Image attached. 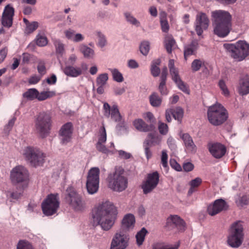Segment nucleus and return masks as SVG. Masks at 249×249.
<instances>
[{
  "label": "nucleus",
  "instance_id": "obj_28",
  "mask_svg": "<svg viewBox=\"0 0 249 249\" xmlns=\"http://www.w3.org/2000/svg\"><path fill=\"white\" fill-rule=\"evenodd\" d=\"M165 46L167 52L170 53L172 52V47L175 45L176 41L171 35H167L165 37Z\"/></svg>",
  "mask_w": 249,
  "mask_h": 249
},
{
  "label": "nucleus",
  "instance_id": "obj_9",
  "mask_svg": "<svg viewBox=\"0 0 249 249\" xmlns=\"http://www.w3.org/2000/svg\"><path fill=\"white\" fill-rule=\"evenodd\" d=\"M22 154L34 167L42 165L44 162L45 155L38 148L27 146L23 149Z\"/></svg>",
  "mask_w": 249,
  "mask_h": 249
},
{
  "label": "nucleus",
  "instance_id": "obj_4",
  "mask_svg": "<svg viewBox=\"0 0 249 249\" xmlns=\"http://www.w3.org/2000/svg\"><path fill=\"white\" fill-rule=\"evenodd\" d=\"M52 126L51 114L46 112H41L36 116L35 128L36 133L41 138L47 137L50 133Z\"/></svg>",
  "mask_w": 249,
  "mask_h": 249
},
{
  "label": "nucleus",
  "instance_id": "obj_11",
  "mask_svg": "<svg viewBox=\"0 0 249 249\" xmlns=\"http://www.w3.org/2000/svg\"><path fill=\"white\" fill-rule=\"evenodd\" d=\"M100 170L98 167H92L89 171L86 182V188L89 194L97 192L99 187Z\"/></svg>",
  "mask_w": 249,
  "mask_h": 249
},
{
  "label": "nucleus",
  "instance_id": "obj_58",
  "mask_svg": "<svg viewBox=\"0 0 249 249\" xmlns=\"http://www.w3.org/2000/svg\"><path fill=\"white\" fill-rule=\"evenodd\" d=\"M24 189H22V187L21 188V189L19 191H16L14 192H12L11 194V197L14 199H18L19 198L21 197L22 196L23 191Z\"/></svg>",
  "mask_w": 249,
  "mask_h": 249
},
{
  "label": "nucleus",
  "instance_id": "obj_12",
  "mask_svg": "<svg viewBox=\"0 0 249 249\" xmlns=\"http://www.w3.org/2000/svg\"><path fill=\"white\" fill-rule=\"evenodd\" d=\"M160 180V175L157 171L148 174L142 182L141 188L144 195L151 193L157 186Z\"/></svg>",
  "mask_w": 249,
  "mask_h": 249
},
{
  "label": "nucleus",
  "instance_id": "obj_42",
  "mask_svg": "<svg viewBox=\"0 0 249 249\" xmlns=\"http://www.w3.org/2000/svg\"><path fill=\"white\" fill-rule=\"evenodd\" d=\"M218 86L220 89L222 91V94L226 97H228L230 95V91L227 88V86L226 84L225 81L223 79H221L219 83Z\"/></svg>",
  "mask_w": 249,
  "mask_h": 249
},
{
  "label": "nucleus",
  "instance_id": "obj_56",
  "mask_svg": "<svg viewBox=\"0 0 249 249\" xmlns=\"http://www.w3.org/2000/svg\"><path fill=\"white\" fill-rule=\"evenodd\" d=\"M202 183V179L200 178H196L192 180L189 182V185L192 188H197Z\"/></svg>",
  "mask_w": 249,
  "mask_h": 249
},
{
  "label": "nucleus",
  "instance_id": "obj_41",
  "mask_svg": "<svg viewBox=\"0 0 249 249\" xmlns=\"http://www.w3.org/2000/svg\"><path fill=\"white\" fill-rule=\"evenodd\" d=\"M204 66V62L200 59H195L192 63L191 68L193 71H198Z\"/></svg>",
  "mask_w": 249,
  "mask_h": 249
},
{
  "label": "nucleus",
  "instance_id": "obj_30",
  "mask_svg": "<svg viewBox=\"0 0 249 249\" xmlns=\"http://www.w3.org/2000/svg\"><path fill=\"white\" fill-rule=\"evenodd\" d=\"M79 50L84 57L87 58H92L94 55V52L93 49L88 47L85 45H81L79 47Z\"/></svg>",
  "mask_w": 249,
  "mask_h": 249
},
{
  "label": "nucleus",
  "instance_id": "obj_32",
  "mask_svg": "<svg viewBox=\"0 0 249 249\" xmlns=\"http://www.w3.org/2000/svg\"><path fill=\"white\" fill-rule=\"evenodd\" d=\"M161 61L160 59L153 60L151 63V72L154 77H157L160 73V69L158 66L160 65Z\"/></svg>",
  "mask_w": 249,
  "mask_h": 249
},
{
  "label": "nucleus",
  "instance_id": "obj_3",
  "mask_svg": "<svg viewBox=\"0 0 249 249\" xmlns=\"http://www.w3.org/2000/svg\"><path fill=\"white\" fill-rule=\"evenodd\" d=\"M223 47L236 61H242L249 55V44L244 40H239L235 43H225Z\"/></svg>",
  "mask_w": 249,
  "mask_h": 249
},
{
  "label": "nucleus",
  "instance_id": "obj_16",
  "mask_svg": "<svg viewBox=\"0 0 249 249\" xmlns=\"http://www.w3.org/2000/svg\"><path fill=\"white\" fill-rule=\"evenodd\" d=\"M210 21L206 14L200 12L196 16L195 30L198 36H201L204 30H206L209 25Z\"/></svg>",
  "mask_w": 249,
  "mask_h": 249
},
{
  "label": "nucleus",
  "instance_id": "obj_40",
  "mask_svg": "<svg viewBox=\"0 0 249 249\" xmlns=\"http://www.w3.org/2000/svg\"><path fill=\"white\" fill-rule=\"evenodd\" d=\"M150 50V43L148 41H142L140 45V51L141 53L145 56H146Z\"/></svg>",
  "mask_w": 249,
  "mask_h": 249
},
{
  "label": "nucleus",
  "instance_id": "obj_52",
  "mask_svg": "<svg viewBox=\"0 0 249 249\" xmlns=\"http://www.w3.org/2000/svg\"><path fill=\"white\" fill-rule=\"evenodd\" d=\"M97 36L99 38L98 45L101 47H104L107 43V40L105 36L101 32H97Z\"/></svg>",
  "mask_w": 249,
  "mask_h": 249
},
{
  "label": "nucleus",
  "instance_id": "obj_53",
  "mask_svg": "<svg viewBox=\"0 0 249 249\" xmlns=\"http://www.w3.org/2000/svg\"><path fill=\"white\" fill-rule=\"evenodd\" d=\"M167 160H168V155L165 150L162 151L161 154V164L162 166L167 169L168 168V163H167Z\"/></svg>",
  "mask_w": 249,
  "mask_h": 249
},
{
  "label": "nucleus",
  "instance_id": "obj_25",
  "mask_svg": "<svg viewBox=\"0 0 249 249\" xmlns=\"http://www.w3.org/2000/svg\"><path fill=\"white\" fill-rule=\"evenodd\" d=\"M133 125L137 130L143 132L152 131L155 128L153 124L148 125L141 119L135 120Z\"/></svg>",
  "mask_w": 249,
  "mask_h": 249
},
{
  "label": "nucleus",
  "instance_id": "obj_62",
  "mask_svg": "<svg viewBox=\"0 0 249 249\" xmlns=\"http://www.w3.org/2000/svg\"><path fill=\"white\" fill-rule=\"evenodd\" d=\"M22 62L24 64L28 63L32 57L31 55L30 54L26 53H22Z\"/></svg>",
  "mask_w": 249,
  "mask_h": 249
},
{
  "label": "nucleus",
  "instance_id": "obj_51",
  "mask_svg": "<svg viewBox=\"0 0 249 249\" xmlns=\"http://www.w3.org/2000/svg\"><path fill=\"white\" fill-rule=\"evenodd\" d=\"M38 72L41 76L45 74L46 72V68L45 66V62L43 60H39L38 62L37 67Z\"/></svg>",
  "mask_w": 249,
  "mask_h": 249
},
{
  "label": "nucleus",
  "instance_id": "obj_34",
  "mask_svg": "<svg viewBox=\"0 0 249 249\" xmlns=\"http://www.w3.org/2000/svg\"><path fill=\"white\" fill-rule=\"evenodd\" d=\"M55 95V93L53 91H43L41 92L38 91L37 99L39 101L45 100L48 98L53 97Z\"/></svg>",
  "mask_w": 249,
  "mask_h": 249
},
{
  "label": "nucleus",
  "instance_id": "obj_19",
  "mask_svg": "<svg viewBox=\"0 0 249 249\" xmlns=\"http://www.w3.org/2000/svg\"><path fill=\"white\" fill-rule=\"evenodd\" d=\"M72 132L73 125L71 123H67L62 126L59 134L63 144H67L71 141Z\"/></svg>",
  "mask_w": 249,
  "mask_h": 249
},
{
  "label": "nucleus",
  "instance_id": "obj_33",
  "mask_svg": "<svg viewBox=\"0 0 249 249\" xmlns=\"http://www.w3.org/2000/svg\"><path fill=\"white\" fill-rule=\"evenodd\" d=\"M149 102L152 107H159L161 105L162 99L158 93L154 92L149 96Z\"/></svg>",
  "mask_w": 249,
  "mask_h": 249
},
{
  "label": "nucleus",
  "instance_id": "obj_44",
  "mask_svg": "<svg viewBox=\"0 0 249 249\" xmlns=\"http://www.w3.org/2000/svg\"><path fill=\"white\" fill-rule=\"evenodd\" d=\"M17 249H34V248L28 241L20 240L17 245Z\"/></svg>",
  "mask_w": 249,
  "mask_h": 249
},
{
  "label": "nucleus",
  "instance_id": "obj_43",
  "mask_svg": "<svg viewBox=\"0 0 249 249\" xmlns=\"http://www.w3.org/2000/svg\"><path fill=\"white\" fill-rule=\"evenodd\" d=\"M38 26V23L36 21H33L28 24L25 29V33L30 34L35 31Z\"/></svg>",
  "mask_w": 249,
  "mask_h": 249
},
{
  "label": "nucleus",
  "instance_id": "obj_36",
  "mask_svg": "<svg viewBox=\"0 0 249 249\" xmlns=\"http://www.w3.org/2000/svg\"><path fill=\"white\" fill-rule=\"evenodd\" d=\"M172 110V116L175 120L180 122L183 116L184 111L180 107H177L174 108H170Z\"/></svg>",
  "mask_w": 249,
  "mask_h": 249
},
{
  "label": "nucleus",
  "instance_id": "obj_26",
  "mask_svg": "<svg viewBox=\"0 0 249 249\" xmlns=\"http://www.w3.org/2000/svg\"><path fill=\"white\" fill-rule=\"evenodd\" d=\"M160 141V138L157 133H150L148 134L143 144L151 147L159 144Z\"/></svg>",
  "mask_w": 249,
  "mask_h": 249
},
{
  "label": "nucleus",
  "instance_id": "obj_38",
  "mask_svg": "<svg viewBox=\"0 0 249 249\" xmlns=\"http://www.w3.org/2000/svg\"><path fill=\"white\" fill-rule=\"evenodd\" d=\"M174 60L170 59L168 63V67L170 70L171 75L173 78H178V70L175 67Z\"/></svg>",
  "mask_w": 249,
  "mask_h": 249
},
{
  "label": "nucleus",
  "instance_id": "obj_48",
  "mask_svg": "<svg viewBox=\"0 0 249 249\" xmlns=\"http://www.w3.org/2000/svg\"><path fill=\"white\" fill-rule=\"evenodd\" d=\"M160 93L162 95H167L168 90L166 87V79H162L159 87Z\"/></svg>",
  "mask_w": 249,
  "mask_h": 249
},
{
  "label": "nucleus",
  "instance_id": "obj_47",
  "mask_svg": "<svg viewBox=\"0 0 249 249\" xmlns=\"http://www.w3.org/2000/svg\"><path fill=\"white\" fill-rule=\"evenodd\" d=\"M107 141V133L104 126H102L100 129V135L98 142L105 143Z\"/></svg>",
  "mask_w": 249,
  "mask_h": 249
},
{
  "label": "nucleus",
  "instance_id": "obj_37",
  "mask_svg": "<svg viewBox=\"0 0 249 249\" xmlns=\"http://www.w3.org/2000/svg\"><path fill=\"white\" fill-rule=\"evenodd\" d=\"M147 232L146 230L144 228H143L137 233L136 238L137 244L138 246H140L142 244Z\"/></svg>",
  "mask_w": 249,
  "mask_h": 249
},
{
  "label": "nucleus",
  "instance_id": "obj_60",
  "mask_svg": "<svg viewBox=\"0 0 249 249\" xmlns=\"http://www.w3.org/2000/svg\"><path fill=\"white\" fill-rule=\"evenodd\" d=\"M64 33L68 39L72 40L75 33V31L74 30L69 29V30L65 31Z\"/></svg>",
  "mask_w": 249,
  "mask_h": 249
},
{
  "label": "nucleus",
  "instance_id": "obj_24",
  "mask_svg": "<svg viewBox=\"0 0 249 249\" xmlns=\"http://www.w3.org/2000/svg\"><path fill=\"white\" fill-rule=\"evenodd\" d=\"M199 47L198 42L196 40H193L192 42L184 47V56L186 60L187 58L196 53Z\"/></svg>",
  "mask_w": 249,
  "mask_h": 249
},
{
  "label": "nucleus",
  "instance_id": "obj_49",
  "mask_svg": "<svg viewBox=\"0 0 249 249\" xmlns=\"http://www.w3.org/2000/svg\"><path fill=\"white\" fill-rule=\"evenodd\" d=\"M178 247H169L164 245L163 243H158L153 246V249H178Z\"/></svg>",
  "mask_w": 249,
  "mask_h": 249
},
{
  "label": "nucleus",
  "instance_id": "obj_50",
  "mask_svg": "<svg viewBox=\"0 0 249 249\" xmlns=\"http://www.w3.org/2000/svg\"><path fill=\"white\" fill-rule=\"evenodd\" d=\"M158 129L160 133L162 135H166L168 131V125L160 122H159Z\"/></svg>",
  "mask_w": 249,
  "mask_h": 249
},
{
  "label": "nucleus",
  "instance_id": "obj_54",
  "mask_svg": "<svg viewBox=\"0 0 249 249\" xmlns=\"http://www.w3.org/2000/svg\"><path fill=\"white\" fill-rule=\"evenodd\" d=\"M119 123L117 126L116 129L119 131H124L127 132V126L126 125L125 122L123 120V119L121 121V122H117Z\"/></svg>",
  "mask_w": 249,
  "mask_h": 249
},
{
  "label": "nucleus",
  "instance_id": "obj_18",
  "mask_svg": "<svg viewBox=\"0 0 249 249\" xmlns=\"http://www.w3.org/2000/svg\"><path fill=\"white\" fill-rule=\"evenodd\" d=\"M208 149L211 155L217 159L222 158L227 152L226 147L220 142L209 144Z\"/></svg>",
  "mask_w": 249,
  "mask_h": 249
},
{
  "label": "nucleus",
  "instance_id": "obj_7",
  "mask_svg": "<svg viewBox=\"0 0 249 249\" xmlns=\"http://www.w3.org/2000/svg\"><path fill=\"white\" fill-rule=\"evenodd\" d=\"M107 180L108 187L113 191L122 192L127 187V179L123 176V171L116 170L113 173L109 174Z\"/></svg>",
  "mask_w": 249,
  "mask_h": 249
},
{
  "label": "nucleus",
  "instance_id": "obj_5",
  "mask_svg": "<svg viewBox=\"0 0 249 249\" xmlns=\"http://www.w3.org/2000/svg\"><path fill=\"white\" fill-rule=\"evenodd\" d=\"M207 116L209 122L212 125L219 126L227 121L228 112L223 106L217 103L208 108Z\"/></svg>",
  "mask_w": 249,
  "mask_h": 249
},
{
  "label": "nucleus",
  "instance_id": "obj_23",
  "mask_svg": "<svg viewBox=\"0 0 249 249\" xmlns=\"http://www.w3.org/2000/svg\"><path fill=\"white\" fill-rule=\"evenodd\" d=\"M185 150L188 153H195L197 148L195 144L192 137L188 133H184L181 136Z\"/></svg>",
  "mask_w": 249,
  "mask_h": 249
},
{
  "label": "nucleus",
  "instance_id": "obj_14",
  "mask_svg": "<svg viewBox=\"0 0 249 249\" xmlns=\"http://www.w3.org/2000/svg\"><path fill=\"white\" fill-rule=\"evenodd\" d=\"M129 237L123 231L116 233L113 236L110 249H125L128 246Z\"/></svg>",
  "mask_w": 249,
  "mask_h": 249
},
{
  "label": "nucleus",
  "instance_id": "obj_55",
  "mask_svg": "<svg viewBox=\"0 0 249 249\" xmlns=\"http://www.w3.org/2000/svg\"><path fill=\"white\" fill-rule=\"evenodd\" d=\"M160 23L162 31L167 33L169 30V25L167 20L166 19H161Z\"/></svg>",
  "mask_w": 249,
  "mask_h": 249
},
{
  "label": "nucleus",
  "instance_id": "obj_29",
  "mask_svg": "<svg viewBox=\"0 0 249 249\" xmlns=\"http://www.w3.org/2000/svg\"><path fill=\"white\" fill-rule=\"evenodd\" d=\"M64 72L67 75L71 77H77L81 74L80 70L72 66L66 67L64 70Z\"/></svg>",
  "mask_w": 249,
  "mask_h": 249
},
{
  "label": "nucleus",
  "instance_id": "obj_21",
  "mask_svg": "<svg viewBox=\"0 0 249 249\" xmlns=\"http://www.w3.org/2000/svg\"><path fill=\"white\" fill-rule=\"evenodd\" d=\"M167 226H172L179 231H185L186 228L185 221L177 215H171L167 219Z\"/></svg>",
  "mask_w": 249,
  "mask_h": 249
},
{
  "label": "nucleus",
  "instance_id": "obj_2",
  "mask_svg": "<svg viewBox=\"0 0 249 249\" xmlns=\"http://www.w3.org/2000/svg\"><path fill=\"white\" fill-rule=\"evenodd\" d=\"M211 14L213 34L220 38L227 36L232 29L231 15L221 10L213 11Z\"/></svg>",
  "mask_w": 249,
  "mask_h": 249
},
{
  "label": "nucleus",
  "instance_id": "obj_20",
  "mask_svg": "<svg viewBox=\"0 0 249 249\" xmlns=\"http://www.w3.org/2000/svg\"><path fill=\"white\" fill-rule=\"evenodd\" d=\"M227 207L228 205L224 200L218 199L215 200L213 204L209 205L207 212L209 215L214 216L226 210Z\"/></svg>",
  "mask_w": 249,
  "mask_h": 249
},
{
  "label": "nucleus",
  "instance_id": "obj_64",
  "mask_svg": "<svg viewBox=\"0 0 249 249\" xmlns=\"http://www.w3.org/2000/svg\"><path fill=\"white\" fill-rule=\"evenodd\" d=\"M249 203V199L247 196H244L241 197L239 199V204L241 206L247 205Z\"/></svg>",
  "mask_w": 249,
  "mask_h": 249
},
{
  "label": "nucleus",
  "instance_id": "obj_10",
  "mask_svg": "<svg viewBox=\"0 0 249 249\" xmlns=\"http://www.w3.org/2000/svg\"><path fill=\"white\" fill-rule=\"evenodd\" d=\"M59 198L58 194H51L48 195L41 204L43 213L47 216H51L55 214L59 207Z\"/></svg>",
  "mask_w": 249,
  "mask_h": 249
},
{
  "label": "nucleus",
  "instance_id": "obj_35",
  "mask_svg": "<svg viewBox=\"0 0 249 249\" xmlns=\"http://www.w3.org/2000/svg\"><path fill=\"white\" fill-rule=\"evenodd\" d=\"M179 89L188 94L190 93V89L188 85L181 80V79H173Z\"/></svg>",
  "mask_w": 249,
  "mask_h": 249
},
{
  "label": "nucleus",
  "instance_id": "obj_6",
  "mask_svg": "<svg viewBox=\"0 0 249 249\" xmlns=\"http://www.w3.org/2000/svg\"><path fill=\"white\" fill-rule=\"evenodd\" d=\"M10 179L15 185L23 184L22 189L26 188L29 180V173L24 166L18 165L14 167L10 171Z\"/></svg>",
  "mask_w": 249,
  "mask_h": 249
},
{
  "label": "nucleus",
  "instance_id": "obj_46",
  "mask_svg": "<svg viewBox=\"0 0 249 249\" xmlns=\"http://www.w3.org/2000/svg\"><path fill=\"white\" fill-rule=\"evenodd\" d=\"M36 43L38 46H45L48 43L47 38L45 36L38 35L36 38Z\"/></svg>",
  "mask_w": 249,
  "mask_h": 249
},
{
  "label": "nucleus",
  "instance_id": "obj_45",
  "mask_svg": "<svg viewBox=\"0 0 249 249\" xmlns=\"http://www.w3.org/2000/svg\"><path fill=\"white\" fill-rule=\"evenodd\" d=\"M124 16L125 17L126 20L131 24L134 25L137 27L140 26V22L136 18L132 16L130 13H125L124 14Z\"/></svg>",
  "mask_w": 249,
  "mask_h": 249
},
{
  "label": "nucleus",
  "instance_id": "obj_22",
  "mask_svg": "<svg viewBox=\"0 0 249 249\" xmlns=\"http://www.w3.org/2000/svg\"><path fill=\"white\" fill-rule=\"evenodd\" d=\"M135 223V217L132 214H126L122 220L121 231L125 232L132 229L134 227Z\"/></svg>",
  "mask_w": 249,
  "mask_h": 249
},
{
  "label": "nucleus",
  "instance_id": "obj_63",
  "mask_svg": "<svg viewBox=\"0 0 249 249\" xmlns=\"http://www.w3.org/2000/svg\"><path fill=\"white\" fill-rule=\"evenodd\" d=\"M170 165L171 167L174 168L176 170L178 171H180L181 170V166L178 163L176 160H171L170 162Z\"/></svg>",
  "mask_w": 249,
  "mask_h": 249
},
{
  "label": "nucleus",
  "instance_id": "obj_27",
  "mask_svg": "<svg viewBox=\"0 0 249 249\" xmlns=\"http://www.w3.org/2000/svg\"><path fill=\"white\" fill-rule=\"evenodd\" d=\"M238 91L242 96L249 93V79H241L238 87Z\"/></svg>",
  "mask_w": 249,
  "mask_h": 249
},
{
  "label": "nucleus",
  "instance_id": "obj_8",
  "mask_svg": "<svg viewBox=\"0 0 249 249\" xmlns=\"http://www.w3.org/2000/svg\"><path fill=\"white\" fill-rule=\"evenodd\" d=\"M244 236L243 226L241 221L233 223L231 227L228 239V244L231 247H239L243 241Z\"/></svg>",
  "mask_w": 249,
  "mask_h": 249
},
{
  "label": "nucleus",
  "instance_id": "obj_61",
  "mask_svg": "<svg viewBox=\"0 0 249 249\" xmlns=\"http://www.w3.org/2000/svg\"><path fill=\"white\" fill-rule=\"evenodd\" d=\"M103 143L97 142L96 144L97 149L102 153H107L108 152V149L106 146L103 144Z\"/></svg>",
  "mask_w": 249,
  "mask_h": 249
},
{
  "label": "nucleus",
  "instance_id": "obj_57",
  "mask_svg": "<svg viewBox=\"0 0 249 249\" xmlns=\"http://www.w3.org/2000/svg\"><path fill=\"white\" fill-rule=\"evenodd\" d=\"M8 51L7 47H5L0 50V64L5 60L8 53Z\"/></svg>",
  "mask_w": 249,
  "mask_h": 249
},
{
  "label": "nucleus",
  "instance_id": "obj_31",
  "mask_svg": "<svg viewBox=\"0 0 249 249\" xmlns=\"http://www.w3.org/2000/svg\"><path fill=\"white\" fill-rule=\"evenodd\" d=\"M38 95V90L36 89H28L26 92L23 94V97L30 101L37 99Z\"/></svg>",
  "mask_w": 249,
  "mask_h": 249
},
{
  "label": "nucleus",
  "instance_id": "obj_1",
  "mask_svg": "<svg viewBox=\"0 0 249 249\" xmlns=\"http://www.w3.org/2000/svg\"><path fill=\"white\" fill-rule=\"evenodd\" d=\"M117 215L116 207L109 201H106L95 207L92 211L94 224L100 225L105 231L109 230L113 226Z\"/></svg>",
  "mask_w": 249,
  "mask_h": 249
},
{
  "label": "nucleus",
  "instance_id": "obj_15",
  "mask_svg": "<svg viewBox=\"0 0 249 249\" xmlns=\"http://www.w3.org/2000/svg\"><path fill=\"white\" fill-rule=\"evenodd\" d=\"M103 113L106 117L109 118L110 116L111 119L115 122H121L122 120V117L117 105L115 104L110 107L107 103H104Z\"/></svg>",
  "mask_w": 249,
  "mask_h": 249
},
{
  "label": "nucleus",
  "instance_id": "obj_17",
  "mask_svg": "<svg viewBox=\"0 0 249 249\" xmlns=\"http://www.w3.org/2000/svg\"><path fill=\"white\" fill-rule=\"evenodd\" d=\"M14 13V8L11 4L5 6L1 18V23L3 27L7 28L12 27Z\"/></svg>",
  "mask_w": 249,
  "mask_h": 249
},
{
  "label": "nucleus",
  "instance_id": "obj_59",
  "mask_svg": "<svg viewBox=\"0 0 249 249\" xmlns=\"http://www.w3.org/2000/svg\"><path fill=\"white\" fill-rule=\"evenodd\" d=\"M194 165L190 162H185L183 164V169L185 172H190L194 169Z\"/></svg>",
  "mask_w": 249,
  "mask_h": 249
},
{
  "label": "nucleus",
  "instance_id": "obj_13",
  "mask_svg": "<svg viewBox=\"0 0 249 249\" xmlns=\"http://www.w3.org/2000/svg\"><path fill=\"white\" fill-rule=\"evenodd\" d=\"M66 201L76 211H81L85 207V203L82 196L73 190L68 191Z\"/></svg>",
  "mask_w": 249,
  "mask_h": 249
},
{
  "label": "nucleus",
  "instance_id": "obj_39",
  "mask_svg": "<svg viewBox=\"0 0 249 249\" xmlns=\"http://www.w3.org/2000/svg\"><path fill=\"white\" fill-rule=\"evenodd\" d=\"M53 44L55 47L56 53L62 55L65 52L64 44L59 40L57 39L53 40Z\"/></svg>",
  "mask_w": 249,
  "mask_h": 249
}]
</instances>
